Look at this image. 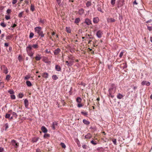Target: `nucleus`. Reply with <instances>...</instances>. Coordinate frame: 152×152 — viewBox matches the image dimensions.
I'll return each instance as SVG.
<instances>
[{"mask_svg": "<svg viewBox=\"0 0 152 152\" xmlns=\"http://www.w3.org/2000/svg\"><path fill=\"white\" fill-rule=\"evenodd\" d=\"M39 47L37 43L33 45H28L26 48V50L28 55L31 57H32L34 54L32 50L34 49H37Z\"/></svg>", "mask_w": 152, "mask_h": 152, "instance_id": "nucleus-1", "label": "nucleus"}, {"mask_svg": "<svg viewBox=\"0 0 152 152\" xmlns=\"http://www.w3.org/2000/svg\"><path fill=\"white\" fill-rule=\"evenodd\" d=\"M109 88L108 90L109 96L113 98L114 97L113 94L116 91V86L114 84H109Z\"/></svg>", "mask_w": 152, "mask_h": 152, "instance_id": "nucleus-2", "label": "nucleus"}, {"mask_svg": "<svg viewBox=\"0 0 152 152\" xmlns=\"http://www.w3.org/2000/svg\"><path fill=\"white\" fill-rule=\"evenodd\" d=\"M34 30L35 32H37L41 37H44L45 34L43 33V31H42V28L41 27H36L34 28Z\"/></svg>", "mask_w": 152, "mask_h": 152, "instance_id": "nucleus-3", "label": "nucleus"}, {"mask_svg": "<svg viewBox=\"0 0 152 152\" xmlns=\"http://www.w3.org/2000/svg\"><path fill=\"white\" fill-rule=\"evenodd\" d=\"M10 144L13 147L15 148H18L19 146V143L18 142H17L16 141L14 140H11L10 142Z\"/></svg>", "mask_w": 152, "mask_h": 152, "instance_id": "nucleus-4", "label": "nucleus"}, {"mask_svg": "<svg viewBox=\"0 0 152 152\" xmlns=\"http://www.w3.org/2000/svg\"><path fill=\"white\" fill-rule=\"evenodd\" d=\"M1 69L3 71V72L7 74L8 73V69L4 65L1 66Z\"/></svg>", "mask_w": 152, "mask_h": 152, "instance_id": "nucleus-5", "label": "nucleus"}, {"mask_svg": "<svg viewBox=\"0 0 152 152\" xmlns=\"http://www.w3.org/2000/svg\"><path fill=\"white\" fill-rule=\"evenodd\" d=\"M84 22L88 26H92L91 21L88 18H86Z\"/></svg>", "mask_w": 152, "mask_h": 152, "instance_id": "nucleus-6", "label": "nucleus"}, {"mask_svg": "<svg viewBox=\"0 0 152 152\" xmlns=\"http://www.w3.org/2000/svg\"><path fill=\"white\" fill-rule=\"evenodd\" d=\"M102 31L100 30L98 31L96 33V35L99 38H100L102 37Z\"/></svg>", "mask_w": 152, "mask_h": 152, "instance_id": "nucleus-7", "label": "nucleus"}, {"mask_svg": "<svg viewBox=\"0 0 152 152\" xmlns=\"http://www.w3.org/2000/svg\"><path fill=\"white\" fill-rule=\"evenodd\" d=\"M41 75H42V76L45 79H47L48 77L49 76L48 73L47 72L42 73L41 74Z\"/></svg>", "mask_w": 152, "mask_h": 152, "instance_id": "nucleus-8", "label": "nucleus"}, {"mask_svg": "<svg viewBox=\"0 0 152 152\" xmlns=\"http://www.w3.org/2000/svg\"><path fill=\"white\" fill-rule=\"evenodd\" d=\"M12 113V110H10L7 113H6L5 115V117L6 118H9L11 114Z\"/></svg>", "mask_w": 152, "mask_h": 152, "instance_id": "nucleus-9", "label": "nucleus"}, {"mask_svg": "<svg viewBox=\"0 0 152 152\" xmlns=\"http://www.w3.org/2000/svg\"><path fill=\"white\" fill-rule=\"evenodd\" d=\"M61 51V50L59 48H57L54 50V54L56 55H57L59 54Z\"/></svg>", "mask_w": 152, "mask_h": 152, "instance_id": "nucleus-10", "label": "nucleus"}, {"mask_svg": "<svg viewBox=\"0 0 152 152\" xmlns=\"http://www.w3.org/2000/svg\"><path fill=\"white\" fill-rule=\"evenodd\" d=\"M42 58V56L41 54H37L35 57V60L37 61H39Z\"/></svg>", "mask_w": 152, "mask_h": 152, "instance_id": "nucleus-11", "label": "nucleus"}, {"mask_svg": "<svg viewBox=\"0 0 152 152\" xmlns=\"http://www.w3.org/2000/svg\"><path fill=\"white\" fill-rule=\"evenodd\" d=\"M24 104L25 105V107L27 108H28L29 105V102L28 100L27 99H25L24 101Z\"/></svg>", "mask_w": 152, "mask_h": 152, "instance_id": "nucleus-12", "label": "nucleus"}, {"mask_svg": "<svg viewBox=\"0 0 152 152\" xmlns=\"http://www.w3.org/2000/svg\"><path fill=\"white\" fill-rule=\"evenodd\" d=\"M82 27L83 29H85L87 28L88 27V26L84 22L82 23Z\"/></svg>", "mask_w": 152, "mask_h": 152, "instance_id": "nucleus-13", "label": "nucleus"}, {"mask_svg": "<svg viewBox=\"0 0 152 152\" xmlns=\"http://www.w3.org/2000/svg\"><path fill=\"white\" fill-rule=\"evenodd\" d=\"M99 21V19L97 17L94 18L93 19V22L94 23H97Z\"/></svg>", "mask_w": 152, "mask_h": 152, "instance_id": "nucleus-14", "label": "nucleus"}, {"mask_svg": "<svg viewBox=\"0 0 152 152\" xmlns=\"http://www.w3.org/2000/svg\"><path fill=\"white\" fill-rule=\"evenodd\" d=\"M117 3L118 4L117 7L118 8L123 5V2H121L120 0H119L118 1H117Z\"/></svg>", "mask_w": 152, "mask_h": 152, "instance_id": "nucleus-15", "label": "nucleus"}, {"mask_svg": "<svg viewBox=\"0 0 152 152\" xmlns=\"http://www.w3.org/2000/svg\"><path fill=\"white\" fill-rule=\"evenodd\" d=\"M57 125V123L56 122H54L53 123L52 125V129L53 130H54L56 127V126Z\"/></svg>", "mask_w": 152, "mask_h": 152, "instance_id": "nucleus-16", "label": "nucleus"}, {"mask_svg": "<svg viewBox=\"0 0 152 152\" xmlns=\"http://www.w3.org/2000/svg\"><path fill=\"white\" fill-rule=\"evenodd\" d=\"M41 129L42 132L44 133H46L48 132L47 129L44 126H42L41 127Z\"/></svg>", "mask_w": 152, "mask_h": 152, "instance_id": "nucleus-17", "label": "nucleus"}, {"mask_svg": "<svg viewBox=\"0 0 152 152\" xmlns=\"http://www.w3.org/2000/svg\"><path fill=\"white\" fill-rule=\"evenodd\" d=\"M55 69L58 71H60L61 70V68L60 66L58 65H56Z\"/></svg>", "mask_w": 152, "mask_h": 152, "instance_id": "nucleus-18", "label": "nucleus"}, {"mask_svg": "<svg viewBox=\"0 0 152 152\" xmlns=\"http://www.w3.org/2000/svg\"><path fill=\"white\" fill-rule=\"evenodd\" d=\"M80 18H76L75 21V23H76L77 25L78 24V23L80 21Z\"/></svg>", "mask_w": 152, "mask_h": 152, "instance_id": "nucleus-19", "label": "nucleus"}, {"mask_svg": "<svg viewBox=\"0 0 152 152\" xmlns=\"http://www.w3.org/2000/svg\"><path fill=\"white\" fill-rule=\"evenodd\" d=\"M82 99L80 97H78L76 99V101L78 103H81Z\"/></svg>", "mask_w": 152, "mask_h": 152, "instance_id": "nucleus-20", "label": "nucleus"}, {"mask_svg": "<svg viewBox=\"0 0 152 152\" xmlns=\"http://www.w3.org/2000/svg\"><path fill=\"white\" fill-rule=\"evenodd\" d=\"M78 12V13L80 15H81L84 13V10H83L82 8L81 9L79 10V11Z\"/></svg>", "mask_w": 152, "mask_h": 152, "instance_id": "nucleus-21", "label": "nucleus"}, {"mask_svg": "<svg viewBox=\"0 0 152 152\" xmlns=\"http://www.w3.org/2000/svg\"><path fill=\"white\" fill-rule=\"evenodd\" d=\"M12 12V10L11 9H8L6 11V14L7 15L11 14Z\"/></svg>", "mask_w": 152, "mask_h": 152, "instance_id": "nucleus-22", "label": "nucleus"}, {"mask_svg": "<svg viewBox=\"0 0 152 152\" xmlns=\"http://www.w3.org/2000/svg\"><path fill=\"white\" fill-rule=\"evenodd\" d=\"M108 22H114L115 21V19L113 18H109L107 20Z\"/></svg>", "mask_w": 152, "mask_h": 152, "instance_id": "nucleus-23", "label": "nucleus"}, {"mask_svg": "<svg viewBox=\"0 0 152 152\" xmlns=\"http://www.w3.org/2000/svg\"><path fill=\"white\" fill-rule=\"evenodd\" d=\"M81 114L85 116H86L88 115V112L86 111H82L81 112Z\"/></svg>", "mask_w": 152, "mask_h": 152, "instance_id": "nucleus-24", "label": "nucleus"}, {"mask_svg": "<svg viewBox=\"0 0 152 152\" xmlns=\"http://www.w3.org/2000/svg\"><path fill=\"white\" fill-rule=\"evenodd\" d=\"M39 138L38 137H34L32 138V141L33 142H37L39 140Z\"/></svg>", "mask_w": 152, "mask_h": 152, "instance_id": "nucleus-25", "label": "nucleus"}, {"mask_svg": "<svg viewBox=\"0 0 152 152\" xmlns=\"http://www.w3.org/2000/svg\"><path fill=\"white\" fill-rule=\"evenodd\" d=\"M83 123L86 125H89V124H90V122L85 119H84L83 120Z\"/></svg>", "mask_w": 152, "mask_h": 152, "instance_id": "nucleus-26", "label": "nucleus"}, {"mask_svg": "<svg viewBox=\"0 0 152 152\" xmlns=\"http://www.w3.org/2000/svg\"><path fill=\"white\" fill-rule=\"evenodd\" d=\"M86 6L87 7H89L91 6V1H88L86 3Z\"/></svg>", "mask_w": 152, "mask_h": 152, "instance_id": "nucleus-27", "label": "nucleus"}, {"mask_svg": "<svg viewBox=\"0 0 152 152\" xmlns=\"http://www.w3.org/2000/svg\"><path fill=\"white\" fill-rule=\"evenodd\" d=\"M117 97L118 99H121L123 97V96L121 94L119 93L117 95Z\"/></svg>", "mask_w": 152, "mask_h": 152, "instance_id": "nucleus-28", "label": "nucleus"}, {"mask_svg": "<svg viewBox=\"0 0 152 152\" xmlns=\"http://www.w3.org/2000/svg\"><path fill=\"white\" fill-rule=\"evenodd\" d=\"M91 135L90 134H88L85 136V137L86 139H90L91 138Z\"/></svg>", "mask_w": 152, "mask_h": 152, "instance_id": "nucleus-29", "label": "nucleus"}, {"mask_svg": "<svg viewBox=\"0 0 152 152\" xmlns=\"http://www.w3.org/2000/svg\"><path fill=\"white\" fill-rule=\"evenodd\" d=\"M26 84L28 86L31 87L32 86V84L31 82L29 81H26Z\"/></svg>", "mask_w": 152, "mask_h": 152, "instance_id": "nucleus-30", "label": "nucleus"}, {"mask_svg": "<svg viewBox=\"0 0 152 152\" xmlns=\"http://www.w3.org/2000/svg\"><path fill=\"white\" fill-rule=\"evenodd\" d=\"M97 149L99 152H103L104 150V149H103V148L102 147L98 148Z\"/></svg>", "mask_w": 152, "mask_h": 152, "instance_id": "nucleus-31", "label": "nucleus"}, {"mask_svg": "<svg viewBox=\"0 0 152 152\" xmlns=\"http://www.w3.org/2000/svg\"><path fill=\"white\" fill-rule=\"evenodd\" d=\"M24 11H22L20 12L18 15V17L20 18H21L23 17V14Z\"/></svg>", "mask_w": 152, "mask_h": 152, "instance_id": "nucleus-32", "label": "nucleus"}, {"mask_svg": "<svg viewBox=\"0 0 152 152\" xmlns=\"http://www.w3.org/2000/svg\"><path fill=\"white\" fill-rule=\"evenodd\" d=\"M66 29L67 32L68 33H70L71 32V30L70 28L66 27Z\"/></svg>", "mask_w": 152, "mask_h": 152, "instance_id": "nucleus-33", "label": "nucleus"}, {"mask_svg": "<svg viewBox=\"0 0 152 152\" xmlns=\"http://www.w3.org/2000/svg\"><path fill=\"white\" fill-rule=\"evenodd\" d=\"M53 80H56L58 78V77L56 75H53L52 77Z\"/></svg>", "mask_w": 152, "mask_h": 152, "instance_id": "nucleus-34", "label": "nucleus"}, {"mask_svg": "<svg viewBox=\"0 0 152 152\" xmlns=\"http://www.w3.org/2000/svg\"><path fill=\"white\" fill-rule=\"evenodd\" d=\"M11 76L9 75H8L6 77V80L7 81H9L10 80Z\"/></svg>", "mask_w": 152, "mask_h": 152, "instance_id": "nucleus-35", "label": "nucleus"}, {"mask_svg": "<svg viewBox=\"0 0 152 152\" xmlns=\"http://www.w3.org/2000/svg\"><path fill=\"white\" fill-rule=\"evenodd\" d=\"M5 18L6 20H8L11 18L10 16L9 15H5Z\"/></svg>", "mask_w": 152, "mask_h": 152, "instance_id": "nucleus-36", "label": "nucleus"}, {"mask_svg": "<svg viewBox=\"0 0 152 152\" xmlns=\"http://www.w3.org/2000/svg\"><path fill=\"white\" fill-rule=\"evenodd\" d=\"M11 114H12L13 116L15 117V118H17L18 115L16 113L12 111V113H11Z\"/></svg>", "mask_w": 152, "mask_h": 152, "instance_id": "nucleus-37", "label": "nucleus"}, {"mask_svg": "<svg viewBox=\"0 0 152 152\" xmlns=\"http://www.w3.org/2000/svg\"><path fill=\"white\" fill-rule=\"evenodd\" d=\"M0 25L3 27H5L6 26V24L3 22L1 23Z\"/></svg>", "mask_w": 152, "mask_h": 152, "instance_id": "nucleus-38", "label": "nucleus"}, {"mask_svg": "<svg viewBox=\"0 0 152 152\" xmlns=\"http://www.w3.org/2000/svg\"><path fill=\"white\" fill-rule=\"evenodd\" d=\"M112 140L113 142V143L115 145H117V141H116V139H112Z\"/></svg>", "mask_w": 152, "mask_h": 152, "instance_id": "nucleus-39", "label": "nucleus"}, {"mask_svg": "<svg viewBox=\"0 0 152 152\" xmlns=\"http://www.w3.org/2000/svg\"><path fill=\"white\" fill-rule=\"evenodd\" d=\"M23 94L22 93H20L18 94V97L19 98H22L23 96Z\"/></svg>", "mask_w": 152, "mask_h": 152, "instance_id": "nucleus-40", "label": "nucleus"}, {"mask_svg": "<svg viewBox=\"0 0 152 152\" xmlns=\"http://www.w3.org/2000/svg\"><path fill=\"white\" fill-rule=\"evenodd\" d=\"M30 10L32 12L34 11V6L32 4L31 5L30 7Z\"/></svg>", "mask_w": 152, "mask_h": 152, "instance_id": "nucleus-41", "label": "nucleus"}, {"mask_svg": "<svg viewBox=\"0 0 152 152\" xmlns=\"http://www.w3.org/2000/svg\"><path fill=\"white\" fill-rule=\"evenodd\" d=\"M60 145L61 146L64 148H65L66 147V145L64 143L61 142L60 144Z\"/></svg>", "mask_w": 152, "mask_h": 152, "instance_id": "nucleus-42", "label": "nucleus"}, {"mask_svg": "<svg viewBox=\"0 0 152 152\" xmlns=\"http://www.w3.org/2000/svg\"><path fill=\"white\" fill-rule=\"evenodd\" d=\"M34 34L33 33V32H31L30 34V35H29V37L30 38H32L34 36Z\"/></svg>", "mask_w": 152, "mask_h": 152, "instance_id": "nucleus-43", "label": "nucleus"}, {"mask_svg": "<svg viewBox=\"0 0 152 152\" xmlns=\"http://www.w3.org/2000/svg\"><path fill=\"white\" fill-rule=\"evenodd\" d=\"M116 0H111V4L112 5L114 6Z\"/></svg>", "mask_w": 152, "mask_h": 152, "instance_id": "nucleus-44", "label": "nucleus"}, {"mask_svg": "<svg viewBox=\"0 0 152 152\" xmlns=\"http://www.w3.org/2000/svg\"><path fill=\"white\" fill-rule=\"evenodd\" d=\"M124 52H125L124 50L123 51H122L120 53V54L119 55V57L120 58H121L122 57V56L123 55L124 53Z\"/></svg>", "mask_w": 152, "mask_h": 152, "instance_id": "nucleus-45", "label": "nucleus"}, {"mask_svg": "<svg viewBox=\"0 0 152 152\" xmlns=\"http://www.w3.org/2000/svg\"><path fill=\"white\" fill-rule=\"evenodd\" d=\"M83 105V104L81 103H78V104L77 105V107H82Z\"/></svg>", "mask_w": 152, "mask_h": 152, "instance_id": "nucleus-46", "label": "nucleus"}, {"mask_svg": "<svg viewBox=\"0 0 152 152\" xmlns=\"http://www.w3.org/2000/svg\"><path fill=\"white\" fill-rule=\"evenodd\" d=\"M73 64V62L72 61H70L69 62V64H67V65L68 66H72Z\"/></svg>", "mask_w": 152, "mask_h": 152, "instance_id": "nucleus-47", "label": "nucleus"}, {"mask_svg": "<svg viewBox=\"0 0 152 152\" xmlns=\"http://www.w3.org/2000/svg\"><path fill=\"white\" fill-rule=\"evenodd\" d=\"M50 136V135L48 134H44V138H47Z\"/></svg>", "mask_w": 152, "mask_h": 152, "instance_id": "nucleus-48", "label": "nucleus"}, {"mask_svg": "<svg viewBox=\"0 0 152 152\" xmlns=\"http://www.w3.org/2000/svg\"><path fill=\"white\" fill-rule=\"evenodd\" d=\"M0 87H1L2 88H3L4 87V82H0Z\"/></svg>", "mask_w": 152, "mask_h": 152, "instance_id": "nucleus-49", "label": "nucleus"}, {"mask_svg": "<svg viewBox=\"0 0 152 152\" xmlns=\"http://www.w3.org/2000/svg\"><path fill=\"white\" fill-rule=\"evenodd\" d=\"M30 78V76L29 75H26L24 77V80H27L29 79Z\"/></svg>", "mask_w": 152, "mask_h": 152, "instance_id": "nucleus-50", "label": "nucleus"}, {"mask_svg": "<svg viewBox=\"0 0 152 152\" xmlns=\"http://www.w3.org/2000/svg\"><path fill=\"white\" fill-rule=\"evenodd\" d=\"M5 36L4 34H1V35L0 36V39H3V38Z\"/></svg>", "mask_w": 152, "mask_h": 152, "instance_id": "nucleus-51", "label": "nucleus"}, {"mask_svg": "<svg viewBox=\"0 0 152 152\" xmlns=\"http://www.w3.org/2000/svg\"><path fill=\"white\" fill-rule=\"evenodd\" d=\"M10 96L12 99H15V96L14 95L12 94Z\"/></svg>", "mask_w": 152, "mask_h": 152, "instance_id": "nucleus-52", "label": "nucleus"}, {"mask_svg": "<svg viewBox=\"0 0 152 152\" xmlns=\"http://www.w3.org/2000/svg\"><path fill=\"white\" fill-rule=\"evenodd\" d=\"M147 28H148V30L150 31H152V26H148Z\"/></svg>", "mask_w": 152, "mask_h": 152, "instance_id": "nucleus-53", "label": "nucleus"}, {"mask_svg": "<svg viewBox=\"0 0 152 152\" xmlns=\"http://www.w3.org/2000/svg\"><path fill=\"white\" fill-rule=\"evenodd\" d=\"M147 81H143L141 83V84L142 85H146Z\"/></svg>", "mask_w": 152, "mask_h": 152, "instance_id": "nucleus-54", "label": "nucleus"}, {"mask_svg": "<svg viewBox=\"0 0 152 152\" xmlns=\"http://www.w3.org/2000/svg\"><path fill=\"white\" fill-rule=\"evenodd\" d=\"M8 92L11 95L14 94V92L12 90H11L9 91Z\"/></svg>", "mask_w": 152, "mask_h": 152, "instance_id": "nucleus-55", "label": "nucleus"}, {"mask_svg": "<svg viewBox=\"0 0 152 152\" xmlns=\"http://www.w3.org/2000/svg\"><path fill=\"white\" fill-rule=\"evenodd\" d=\"M18 1V0H12V4H15Z\"/></svg>", "mask_w": 152, "mask_h": 152, "instance_id": "nucleus-56", "label": "nucleus"}, {"mask_svg": "<svg viewBox=\"0 0 152 152\" xmlns=\"http://www.w3.org/2000/svg\"><path fill=\"white\" fill-rule=\"evenodd\" d=\"M12 38V37L11 36H8L7 37L6 39H10Z\"/></svg>", "mask_w": 152, "mask_h": 152, "instance_id": "nucleus-57", "label": "nucleus"}, {"mask_svg": "<svg viewBox=\"0 0 152 152\" xmlns=\"http://www.w3.org/2000/svg\"><path fill=\"white\" fill-rule=\"evenodd\" d=\"M4 151V148L1 147H0V152H3Z\"/></svg>", "mask_w": 152, "mask_h": 152, "instance_id": "nucleus-58", "label": "nucleus"}, {"mask_svg": "<svg viewBox=\"0 0 152 152\" xmlns=\"http://www.w3.org/2000/svg\"><path fill=\"white\" fill-rule=\"evenodd\" d=\"M45 53H50V50H48V49H46V50H45Z\"/></svg>", "mask_w": 152, "mask_h": 152, "instance_id": "nucleus-59", "label": "nucleus"}, {"mask_svg": "<svg viewBox=\"0 0 152 152\" xmlns=\"http://www.w3.org/2000/svg\"><path fill=\"white\" fill-rule=\"evenodd\" d=\"M91 142L93 145H96L97 144L96 143L94 142V141L93 140H92L91 141Z\"/></svg>", "mask_w": 152, "mask_h": 152, "instance_id": "nucleus-60", "label": "nucleus"}, {"mask_svg": "<svg viewBox=\"0 0 152 152\" xmlns=\"http://www.w3.org/2000/svg\"><path fill=\"white\" fill-rule=\"evenodd\" d=\"M9 46V43H4V46L5 47H7Z\"/></svg>", "mask_w": 152, "mask_h": 152, "instance_id": "nucleus-61", "label": "nucleus"}, {"mask_svg": "<svg viewBox=\"0 0 152 152\" xmlns=\"http://www.w3.org/2000/svg\"><path fill=\"white\" fill-rule=\"evenodd\" d=\"M152 22V19H150L147 21L146 22V23H151Z\"/></svg>", "mask_w": 152, "mask_h": 152, "instance_id": "nucleus-62", "label": "nucleus"}, {"mask_svg": "<svg viewBox=\"0 0 152 152\" xmlns=\"http://www.w3.org/2000/svg\"><path fill=\"white\" fill-rule=\"evenodd\" d=\"M82 147L83 148L86 149L87 148V146L86 145H82Z\"/></svg>", "mask_w": 152, "mask_h": 152, "instance_id": "nucleus-63", "label": "nucleus"}, {"mask_svg": "<svg viewBox=\"0 0 152 152\" xmlns=\"http://www.w3.org/2000/svg\"><path fill=\"white\" fill-rule=\"evenodd\" d=\"M36 152H42V151L39 149H38L36 150Z\"/></svg>", "mask_w": 152, "mask_h": 152, "instance_id": "nucleus-64", "label": "nucleus"}]
</instances>
